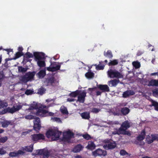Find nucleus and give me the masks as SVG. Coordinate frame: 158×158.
<instances>
[{"label":"nucleus","instance_id":"nucleus-64","mask_svg":"<svg viewBox=\"0 0 158 158\" xmlns=\"http://www.w3.org/2000/svg\"><path fill=\"white\" fill-rule=\"evenodd\" d=\"M23 49L22 47H19L18 48V50L19 51V52H22V51Z\"/></svg>","mask_w":158,"mask_h":158},{"label":"nucleus","instance_id":"nucleus-2","mask_svg":"<svg viewBox=\"0 0 158 158\" xmlns=\"http://www.w3.org/2000/svg\"><path fill=\"white\" fill-rule=\"evenodd\" d=\"M61 134V132L57 130L49 129L47 131L45 135L48 138H50L52 136V140L55 141L59 139Z\"/></svg>","mask_w":158,"mask_h":158},{"label":"nucleus","instance_id":"nucleus-30","mask_svg":"<svg viewBox=\"0 0 158 158\" xmlns=\"http://www.w3.org/2000/svg\"><path fill=\"white\" fill-rule=\"evenodd\" d=\"M85 77L88 79H91L94 77V74L93 72H88L85 74Z\"/></svg>","mask_w":158,"mask_h":158},{"label":"nucleus","instance_id":"nucleus-37","mask_svg":"<svg viewBox=\"0 0 158 158\" xmlns=\"http://www.w3.org/2000/svg\"><path fill=\"white\" fill-rule=\"evenodd\" d=\"M45 89L44 87H41L38 89V93L42 95L45 92Z\"/></svg>","mask_w":158,"mask_h":158},{"label":"nucleus","instance_id":"nucleus-12","mask_svg":"<svg viewBox=\"0 0 158 158\" xmlns=\"http://www.w3.org/2000/svg\"><path fill=\"white\" fill-rule=\"evenodd\" d=\"M46 82L47 83V85L54 86L56 85V81L54 77H52L48 78Z\"/></svg>","mask_w":158,"mask_h":158},{"label":"nucleus","instance_id":"nucleus-6","mask_svg":"<svg viewBox=\"0 0 158 158\" xmlns=\"http://www.w3.org/2000/svg\"><path fill=\"white\" fill-rule=\"evenodd\" d=\"M31 138L33 141L37 142L39 140H44L45 137L44 135L41 133L34 134L32 135Z\"/></svg>","mask_w":158,"mask_h":158},{"label":"nucleus","instance_id":"nucleus-44","mask_svg":"<svg viewBox=\"0 0 158 158\" xmlns=\"http://www.w3.org/2000/svg\"><path fill=\"white\" fill-rule=\"evenodd\" d=\"M133 65L135 68H139L140 67V63L138 62H133Z\"/></svg>","mask_w":158,"mask_h":158},{"label":"nucleus","instance_id":"nucleus-36","mask_svg":"<svg viewBox=\"0 0 158 158\" xmlns=\"http://www.w3.org/2000/svg\"><path fill=\"white\" fill-rule=\"evenodd\" d=\"M8 106L7 103L0 100V108H4Z\"/></svg>","mask_w":158,"mask_h":158},{"label":"nucleus","instance_id":"nucleus-59","mask_svg":"<svg viewBox=\"0 0 158 158\" xmlns=\"http://www.w3.org/2000/svg\"><path fill=\"white\" fill-rule=\"evenodd\" d=\"M97 87H95L93 88H89L88 90L90 91L91 92H92L93 91L95 90V89H97Z\"/></svg>","mask_w":158,"mask_h":158},{"label":"nucleus","instance_id":"nucleus-35","mask_svg":"<svg viewBox=\"0 0 158 158\" xmlns=\"http://www.w3.org/2000/svg\"><path fill=\"white\" fill-rule=\"evenodd\" d=\"M49 152L48 150H44L42 155L44 158H48L49 157Z\"/></svg>","mask_w":158,"mask_h":158},{"label":"nucleus","instance_id":"nucleus-49","mask_svg":"<svg viewBox=\"0 0 158 158\" xmlns=\"http://www.w3.org/2000/svg\"><path fill=\"white\" fill-rule=\"evenodd\" d=\"M87 147L88 149H91L92 148H94L95 146L94 143H92L90 144H89Z\"/></svg>","mask_w":158,"mask_h":158},{"label":"nucleus","instance_id":"nucleus-45","mask_svg":"<svg viewBox=\"0 0 158 158\" xmlns=\"http://www.w3.org/2000/svg\"><path fill=\"white\" fill-rule=\"evenodd\" d=\"M33 93L34 91L33 90L27 89L25 92V94L27 95H29L32 94Z\"/></svg>","mask_w":158,"mask_h":158},{"label":"nucleus","instance_id":"nucleus-27","mask_svg":"<svg viewBox=\"0 0 158 158\" xmlns=\"http://www.w3.org/2000/svg\"><path fill=\"white\" fill-rule=\"evenodd\" d=\"M104 55L109 59H111L113 56L110 50H108L106 53L104 52Z\"/></svg>","mask_w":158,"mask_h":158},{"label":"nucleus","instance_id":"nucleus-50","mask_svg":"<svg viewBox=\"0 0 158 158\" xmlns=\"http://www.w3.org/2000/svg\"><path fill=\"white\" fill-rule=\"evenodd\" d=\"M25 55L27 56V57L28 58H32L33 57L34 55H33L32 53L30 52H27L26 53Z\"/></svg>","mask_w":158,"mask_h":158},{"label":"nucleus","instance_id":"nucleus-31","mask_svg":"<svg viewBox=\"0 0 158 158\" xmlns=\"http://www.w3.org/2000/svg\"><path fill=\"white\" fill-rule=\"evenodd\" d=\"M118 60L116 59L113 60H110V61L108 63V65L109 66L115 65L118 64Z\"/></svg>","mask_w":158,"mask_h":158},{"label":"nucleus","instance_id":"nucleus-1","mask_svg":"<svg viewBox=\"0 0 158 158\" xmlns=\"http://www.w3.org/2000/svg\"><path fill=\"white\" fill-rule=\"evenodd\" d=\"M35 61L37 62L38 65L40 68L45 67L46 64L44 60L45 58V54L43 52H35L33 53Z\"/></svg>","mask_w":158,"mask_h":158},{"label":"nucleus","instance_id":"nucleus-43","mask_svg":"<svg viewBox=\"0 0 158 158\" xmlns=\"http://www.w3.org/2000/svg\"><path fill=\"white\" fill-rule=\"evenodd\" d=\"M7 139L8 138L7 136L1 137L0 138V142L4 143L7 140Z\"/></svg>","mask_w":158,"mask_h":158},{"label":"nucleus","instance_id":"nucleus-62","mask_svg":"<svg viewBox=\"0 0 158 158\" xmlns=\"http://www.w3.org/2000/svg\"><path fill=\"white\" fill-rule=\"evenodd\" d=\"M47 70L51 72H53L52 67H49L47 68Z\"/></svg>","mask_w":158,"mask_h":158},{"label":"nucleus","instance_id":"nucleus-58","mask_svg":"<svg viewBox=\"0 0 158 158\" xmlns=\"http://www.w3.org/2000/svg\"><path fill=\"white\" fill-rule=\"evenodd\" d=\"M143 52L141 51H138L137 52V56H140L143 54Z\"/></svg>","mask_w":158,"mask_h":158},{"label":"nucleus","instance_id":"nucleus-21","mask_svg":"<svg viewBox=\"0 0 158 158\" xmlns=\"http://www.w3.org/2000/svg\"><path fill=\"white\" fill-rule=\"evenodd\" d=\"M135 93L132 91L131 90H127L123 92V96L124 98H127L130 95H133Z\"/></svg>","mask_w":158,"mask_h":158},{"label":"nucleus","instance_id":"nucleus-26","mask_svg":"<svg viewBox=\"0 0 158 158\" xmlns=\"http://www.w3.org/2000/svg\"><path fill=\"white\" fill-rule=\"evenodd\" d=\"M99 64L98 65L95 64L96 66V68L97 70H103L104 69L105 67V65L104 64H101L102 63H103L102 61H100L99 62Z\"/></svg>","mask_w":158,"mask_h":158},{"label":"nucleus","instance_id":"nucleus-52","mask_svg":"<svg viewBox=\"0 0 158 158\" xmlns=\"http://www.w3.org/2000/svg\"><path fill=\"white\" fill-rule=\"evenodd\" d=\"M120 154L121 155L124 156L128 154V153L124 150H121L120 151Z\"/></svg>","mask_w":158,"mask_h":158},{"label":"nucleus","instance_id":"nucleus-55","mask_svg":"<svg viewBox=\"0 0 158 158\" xmlns=\"http://www.w3.org/2000/svg\"><path fill=\"white\" fill-rule=\"evenodd\" d=\"M44 149H40L37 150L36 152H37L38 154L40 155H42Z\"/></svg>","mask_w":158,"mask_h":158},{"label":"nucleus","instance_id":"nucleus-9","mask_svg":"<svg viewBox=\"0 0 158 158\" xmlns=\"http://www.w3.org/2000/svg\"><path fill=\"white\" fill-rule=\"evenodd\" d=\"M41 127L40 120L38 117H36L34 121L33 128L34 130L37 131L40 130Z\"/></svg>","mask_w":158,"mask_h":158},{"label":"nucleus","instance_id":"nucleus-57","mask_svg":"<svg viewBox=\"0 0 158 158\" xmlns=\"http://www.w3.org/2000/svg\"><path fill=\"white\" fill-rule=\"evenodd\" d=\"M53 120H54V121H56V122H61V121L60 118H59L55 117L53 118Z\"/></svg>","mask_w":158,"mask_h":158},{"label":"nucleus","instance_id":"nucleus-39","mask_svg":"<svg viewBox=\"0 0 158 158\" xmlns=\"http://www.w3.org/2000/svg\"><path fill=\"white\" fill-rule=\"evenodd\" d=\"M18 69L19 72L22 73L25 72L27 70V68H23L22 66H19L18 67Z\"/></svg>","mask_w":158,"mask_h":158},{"label":"nucleus","instance_id":"nucleus-23","mask_svg":"<svg viewBox=\"0 0 158 158\" xmlns=\"http://www.w3.org/2000/svg\"><path fill=\"white\" fill-rule=\"evenodd\" d=\"M22 150L23 151L27 152H31L33 150V145L25 146L22 148Z\"/></svg>","mask_w":158,"mask_h":158},{"label":"nucleus","instance_id":"nucleus-28","mask_svg":"<svg viewBox=\"0 0 158 158\" xmlns=\"http://www.w3.org/2000/svg\"><path fill=\"white\" fill-rule=\"evenodd\" d=\"M80 91L79 90H77L76 91L72 92L69 94V96L70 97L75 98L79 94V93Z\"/></svg>","mask_w":158,"mask_h":158},{"label":"nucleus","instance_id":"nucleus-32","mask_svg":"<svg viewBox=\"0 0 158 158\" xmlns=\"http://www.w3.org/2000/svg\"><path fill=\"white\" fill-rule=\"evenodd\" d=\"M37 74L40 78H43L45 75V71L44 70H41L37 73Z\"/></svg>","mask_w":158,"mask_h":158},{"label":"nucleus","instance_id":"nucleus-63","mask_svg":"<svg viewBox=\"0 0 158 158\" xmlns=\"http://www.w3.org/2000/svg\"><path fill=\"white\" fill-rule=\"evenodd\" d=\"M5 50L7 52V54H9V52H13V50L11 49H5Z\"/></svg>","mask_w":158,"mask_h":158},{"label":"nucleus","instance_id":"nucleus-60","mask_svg":"<svg viewBox=\"0 0 158 158\" xmlns=\"http://www.w3.org/2000/svg\"><path fill=\"white\" fill-rule=\"evenodd\" d=\"M75 100V99L72 98H68L67 99V101L69 102H73Z\"/></svg>","mask_w":158,"mask_h":158},{"label":"nucleus","instance_id":"nucleus-42","mask_svg":"<svg viewBox=\"0 0 158 158\" xmlns=\"http://www.w3.org/2000/svg\"><path fill=\"white\" fill-rule=\"evenodd\" d=\"M81 135L86 140H89L91 139L90 136L87 133L85 134H82Z\"/></svg>","mask_w":158,"mask_h":158},{"label":"nucleus","instance_id":"nucleus-33","mask_svg":"<svg viewBox=\"0 0 158 158\" xmlns=\"http://www.w3.org/2000/svg\"><path fill=\"white\" fill-rule=\"evenodd\" d=\"M101 110L99 108L93 107L91 108L90 112L94 114H97Z\"/></svg>","mask_w":158,"mask_h":158},{"label":"nucleus","instance_id":"nucleus-24","mask_svg":"<svg viewBox=\"0 0 158 158\" xmlns=\"http://www.w3.org/2000/svg\"><path fill=\"white\" fill-rule=\"evenodd\" d=\"M129 109L127 107H124L121 109L120 112L123 115H126L129 112Z\"/></svg>","mask_w":158,"mask_h":158},{"label":"nucleus","instance_id":"nucleus-20","mask_svg":"<svg viewBox=\"0 0 158 158\" xmlns=\"http://www.w3.org/2000/svg\"><path fill=\"white\" fill-rule=\"evenodd\" d=\"M148 86L158 87V80L152 79L148 83Z\"/></svg>","mask_w":158,"mask_h":158},{"label":"nucleus","instance_id":"nucleus-18","mask_svg":"<svg viewBox=\"0 0 158 158\" xmlns=\"http://www.w3.org/2000/svg\"><path fill=\"white\" fill-rule=\"evenodd\" d=\"M13 123L11 120H4L1 122L2 126L3 127H7L9 125H12Z\"/></svg>","mask_w":158,"mask_h":158},{"label":"nucleus","instance_id":"nucleus-8","mask_svg":"<svg viewBox=\"0 0 158 158\" xmlns=\"http://www.w3.org/2000/svg\"><path fill=\"white\" fill-rule=\"evenodd\" d=\"M115 130L112 132V134L113 135L120 134L127 135H130V133L129 131H125L121 128H119L118 129L117 128L115 129Z\"/></svg>","mask_w":158,"mask_h":158},{"label":"nucleus","instance_id":"nucleus-48","mask_svg":"<svg viewBox=\"0 0 158 158\" xmlns=\"http://www.w3.org/2000/svg\"><path fill=\"white\" fill-rule=\"evenodd\" d=\"M60 65H57L55 67H52L53 72L56 71L60 70Z\"/></svg>","mask_w":158,"mask_h":158},{"label":"nucleus","instance_id":"nucleus-13","mask_svg":"<svg viewBox=\"0 0 158 158\" xmlns=\"http://www.w3.org/2000/svg\"><path fill=\"white\" fill-rule=\"evenodd\" d=\"M78 99L77 101L80 102L84 103L85 99V97L86 96V93L85 91H83L82 93L79 94L78 95Z\"/></svg>","mask_w":158,"mask_h":158},{"label":"nucleus","instance_id":"nucleus-3","mask_svg":"<svg viewBox=\"0 0 158 158\" xmlns=\"http://www.w3.org/2000/svg\"><path fill=\"white\" fill-rule=\"evenodd\" d=\"M35 74V72H28L22 77V81L24 82H27L28 81H31L33 79Z\"/></svg>","mask_w":158,"mask_h":158},{"label":"nucleus","instance_id":"nucleus-53","mask_svg":"<svg viewBox=\"0 0 158 158\" xmlns=\"http://www.w3.org/2000/svg\"><path fill=\"white\" fill-rule=\"evenodd\" d=\"M113 114L114 115L119 116L121 115L120 112L119 110L114 111Z\"/></svg>","mask_w":158,"mask_h":158},{"label":"nucleus","instance_id":"nucleus-7","mask_svg":"<svg viewBox=\"0 0 158 158\" xmlns=\"http://www.w3.org/2000/svg\"><path fill=\"white\" fill-rule=\"evenodd\" d=\"M93 155L95 157L97 156H104L107 155V152L106 150H102L98 148L92 152Z\"/></svg>","mask_w":158,"mask_h":158},{"label":"nucleus","instance_id":"nucleus-19","mask_svg":"<svg viewBox=\"0 0 158 158\" xmlns=\"http://www.w3.org/2000/svg\"><path fill=\"white\" fill-rule=\"evenodd\" d=\"M145 135L146 132L145 130H143L140 134L137 137L136 139L139 141H142L145 139Z\"/></svg>","mask_w":158,"mask_h":158},{"label":"nucleus","instance_id":"nucleus-47","mask_svg":"<svg viewBox=\"0 0 158 158\" xmlns=\"http://www.w3.org/2000/svg\"><path fill=\"white\" fill-rule=\"evenodd\" d=\"M9 156L10 157H16L17 156V152H10L9 154Z\"/></svg>","mask_w":158,"mask_h":158},{"label":"nucleus","instance_id":"nucleus-5","mask_svg":"<svg viewBox=\"0 0 158 158\" xmlns=\"http://www.w3.org/2000/svg\"><path fill=\"white\" fill-rule=\"evenodd\" d=\"M22 108V106L20 105H17L16 106H13L12 108L8 107L4 109L5 113H9L13 114L17 111H19Z\"/></svg>","mask_w":158,"mask_h":158},{"label":"nucleus","instance_id":"nucleus-22","mask_svg":"<svg viewBox=\"0 0 158 158\" xmlns=\"http://www.w3.org/2000/svg\"><path fill=\"white\" fill-rule=\"evenodd\" d=\"M81 116L82 118L88 120L90 118V113L88 112H84L81 114Z\"/></svg>","mask_w":158,"mask_h":158},{"label":"nucleus","instance_id":"nucleus-61","mask_svg":"<svg viewBox=\"0 0 158 158\" xmlns=\"http://www.w3.org/2000/svg\"><path fill=\"white\" fill-rule=\"evenodd\" d=\"M36 109V107L35 106H31L29 108L28 110H33Z\"/></svg>","mask_w":158,"mask_h":158},{"label":"nucleus","instance_id":"nucleus-54","mask_svg":"<svg viewBox=\"0 0 158 158\" xmlns=\"http://www.w3.org/2000/svg\"><path fill=\"white\" fill-rule=\"evenodd\" d=\"M6 151L4 150L3 148H0V155H4L6 153Z\"/></svg>","mask_w":158,"mask_h":158},{"label":"nucleus","instance_id":"nucleus-10","mask_svg":"<svg viewBox=\"0 0 158 158\" xmlns=\"http://www.w3.org/2000/svg\"><path fill=\"white\" fill-rule=\"evenodd\" d=\"M74 134L70 131L66 132V134L64 135L63 138V140L64 142L69 143L71 138L74 136Z\"/></svg>","mask_w":158,"mask_h":158},{"label":"nucleus","instance_id":"nucleus-34","mask_svg":"<svg viewBox=\"0 0 158 158\" xmlns=\"http://www.w3.org/2000/svg\"><path fill=\"white\" fill-rule=\"evenodd\" d=\"M23 55V52H17L15 53V56L13 58V59L16 60V59L18 58Z\"/></svg>","mask_w":158,"mask_h":158},{"label":"nucleus","instance_id":"nucleus-56","mask_svg":"<svg viewBox=\"0 0 158 158\" xmlns=\"http://www.w3.org/2000/svg\"><path fill=\"white\" fill-rule=\"evenodd\" d=\"M61 111L63 114H67L68 113V111L66 109H62Z\"/></svg>","mask_w":158,"mask_h":158},{"label":"nucleus","instance_id":"nucleus-38","mask_svg":"<svg viewBox=\"0 0 158 158\" xmlns=\"http://www.w3.org/2000/svg\"><path fill=\"white\" fill-rule=\"evenodd\" d=\"M152 95L156 97H158V88L156 89L152 90Z\"/></svg>","mask_w":158,"mask_h":158},{"label":"nucleus","instance_id":"nucleus-40","mask_svg":"<svg viewBox=\"0 0 158 158\" xmlns=\"http://www.w3.org/2000/svg\"><path fill=\"white\" fill-rule=\"evenodd\" d=\"M146 141L148 144H150L153 142L154 140V139L153 138V137L151 138L149 136V137H148L146 138Z\"/></svg>","mask_w":158,"mask_h":158},{"label":"nucleus","instance_id":"nucleus-16","mask_svg":"<svg viewBox=\"0 0 158 158\" xmlns=\"http://www.w3.org/2000/svg\"><path fill=\"white\" fill-rule=\"evenodd\" d=\"M84 147L81 144H79L75 146L73 149V151L74 153H77L82 150Z\"/></svg>","mask_w":158,"mask_h":158},{"label":"nucleus","instance_id":"nucleus-17","mask_svg":"<svg viewBox=\"0 0 158 158\" xmlns=\"http://www.w3.org/2000/svg\"><path fill=\"white\" fill-rule=\"evenodd\" d=\"M130 127V123L127 120L122 123L120 127L122 128L123 130H125V131H127L126 130Z\"/></svg>","mask_w":158,"mask_h":158},{"label":"nucleus","instance_id":"nucleus-46","mask_svg":"<svg viewBox=\"0 0 158 158\" xmlns=\"http://www.w3.org/2000/svg\"><path fill=\"white\" fill-rule=\"evenodd\" d=\"M24 151H23V150H19L17 152V156H19L20 155H23L25 153V152H24Z\"/></svg>","mask_w":158,"mask_h":158},{"label":"nucleus","instance_id":"nucleus-51","mask_svg":"<svg viewBox=\"0 0 158 158\" xmlns=\"http://www.w3.org/2000/svg\"><path fill=\"white\" fill-rule=\"evenodd\" d=\"M152 137H153L154 140L158 141V134H152L151 135Z\"/></svg>","mask_w":158,"mask_h":158},{"label":"nucleus","instance_id":"nucleus-14","mask_svg":"<svg viewBox=\"0 0 158 158\" xmlns=\"http://www.w3.org/2000/svg\"><path fill=\"white\" fill-rule=\"evenodd\" d=\"M98 88L102 92H108L109 91V88L106 85H97Z\"/></svg>","mask_w":158,"mask_h":158},{"label":"nucleus","instance_id":"nucleus-11","mask_svg":"<svg viewBox=\"0 0 158 158\" xmlns=\"http://www.w3.org/2000/svg\"><path fill=\"white\" fill-rule=\"evenodd\" d=\"M48 111L44 109H39L35 113V115L40 117H44L48 116L46 114Z\"/></svg>","mask_w":158,"mask_h":158},{"label":"nucleus","instance_id":"nucleus-29","mask_svg":"<svg viewBox=\"0 0 158 158\" xmlns=\"http://www.w3.org/2000/svg\"><path fill=\"white\" fill-rule=\"evenodd\" d=\"M119 82V80L114 79L111 80L109 81V84L110 85V84L111 85V86H115Z\"/></svg>","mask_w":158,"mask_h":158},{"label":"nucleus","instance_id":"nucleus-41","mask_svg":"<svg viewBox=\"0 0 158 158\" xmlns=\"http://www.w3.org/2000/svg\"><path fill=\"white\" fill-rule=\"evenodd\" d=\"M24 118L26 119L31 120L34 119H35L36 117L34 116L29 114L25 116Z\"/></svg>","mask_w":158,"mask_h":158},{"label":"nucleus","instance_id":"nucleus-15","mask_svg":"<svg viewBox=\"0 0 158 158\" xmlns=\"http://www.w3.org/2000/svg\"><path fill=\"white\" fill-rule=\"evenodd\" d=\"M116 146L115 142H110L108 144L104 145V148L106 149H113Z\"/></svg>","mask_w":158,"mask_h":158},{"label":"nucleus","instance_id":"nucleus-25","mask_svg":"<svg viewBox=\"0 0 158 158\" xmlns=\"http://www.w3.org/2000/svg\"><path fill=\"white\" fill-rule=\"evenodd\" d=\"M150 102L152 104L150 106L151 107L154 106L155 110L157 111H158V102L153 100H151Z\"/></svg>","mask_w":158,"mask_h":158},{"label":"nucleus","instance_id":"nucleus-4","mask_svg":"<svg viewBox=\"0 0 158 158\" xmlns=\"http://www.w3.org/2000/svg\"><path fill=\"white\" fill-rule=\"evenodd\" d=\"M108 75L111 78H121L123 77V75L117 71H114L110 69L108 71Z\"/></svg>","mask_w":158,"mask_h":158}]
</instances>
